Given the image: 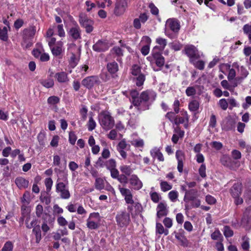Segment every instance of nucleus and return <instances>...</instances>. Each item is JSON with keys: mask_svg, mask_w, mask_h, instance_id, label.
<instances>
[{"mask_svg": "<svg viewBox=\"0 0 251 251\" xmlns=\"http://www.w3.org/2000/svg\"><path fill=\"white\" fill-rule=\"evenodd\" d=\"M156 95L151 90H146L142 92L138 97V100H134L133 105L137 107L139 111H144L149 109L151 103L149 102L150 98L154 99Z\"/></svg>", "mask_w": 251, "mask_h": 251, "instance_id": "1", "label": "nucleus"}, {"mask_svg": "<svg viewBox=\"0 0 251 251\" xmlns=\"http://www.w3.org/2000/svg\"><path fill=\"white\" fill-rule=\"evenodd\" d=\"M242 191L243 185L240 182L234 183L229 190V194L234 199V203L237 206L243 203V199L240 197Z\"/></svg>", "mask_w": 251, "mask_h": 251, "instance_id": "2", "label": "nucleus"}, {"mask_svg": "<svg viewBox=\"0 0 251 251\" xmlns=\"http://www.w3.org/2000/svg\"><path fill=\"white\" fill-rule=\"evenodd\" d=\"M99 119L100 126L105 130H109L114 126V118L108 111H103L101 112L99 114Z\"/></svg>", "mask_w": 251, "mask_h": 251, "instance_id": "3", "label": "nucleus"}, {"mask_svg": "<svg viewBox=\"0 0 251 251\" xmlns=\"http://www.w3.org/2000/svg\"><path fill=\"white\" fill-rule=\"evenodd\" d=\"M115 220L117 225L120 228L126 227L130 223V214L125 210L117 212Z\"/></svg>", "mask_w": 251, "mask_h": 251, "instance_id": "4", "label": "nucleus"}, {"mask_svg": "<svg viewBox=\"0 0 251 251\" xmlns=\"http://www.w3.org/2000/svg\"><path fill=\"white\" fill-rule=\"evenodd\" d=\"M79 22L81 27L85 28L86 33H90L93 30L94 22L85 14L80 13L79 14Z\"/></svg>", "mask_w": 251, "mask_h": 251, "instance_id": "5", "label": "nucleus"}, {"mask_svg": "<svg viewBox=\"0 0 251 251\" xmlns=\"http://www.w3.org/2000/svg\"><path fill=\"white\" fill-rule=\"evenodd\" d=\"M99 78L97 75H92L85 77L82 81V85L85 88L91 89L95 85H99L100 84Z\"/></svg>", "mask_w": 251, "mask_h": 251, "instance_id": "6", "label": "nucleus"}, {"mask_svg": "<svg viewBox=\"0 0 251 251\" xmlns=\"http://www.w3.org/2000/svg\"><path fill=\"white\" fill-rule=\"evenodd\" d=\"M57 179L56 184V191L60 193V197L63 199H68L70 197V193L68 187L64 183L59 182Z\"/></svg>", "mask_w": 251, "mask_h": 251, "instance_id": "7", "label": "nucleus"}, {"mask_svg": "<svg viewBox=\"0 0 251 251\" xmlns=\"http://www.w3.org/2000/svg\"><path fill=\"white\" fill-rule=\"evenodd\" d=\"M128 6L127 0H117L115 4L114 13L116 16L123 15Z\"/></svg>", "mask_w": 251, "mask_h": 251, "instance_id": "8", "label": "nucleus"}, {"mask_svg": "<svg viewBox=\"0 0 251 251\" xmlns=\"http://www.w3.org/2000/svg\"><path fill=\"white\" fill-rule=\"evenodd\" d=\"M240 158H221V162L223 165L231 169H235L240 166L238 159Z\"/></svg>", "mask_w": 251, "mask_h": 251, "instance_id": "9", "label": "nucleus"}, {"mask_svg": "<svg viewBox=\"0 0 251 251\" xmlns=\"http://www.w3.org/2000/svg\"><path fill=\"white\" fill-rule=\"evenodd\" d=\"M188 116L186 111L181 110L175 118L174 122L176 125L183 124L185 128L188 127Z\"/></svg>", "mask_w": 251, "mask_h": 251, "instance_id": "10", "label": "nucleus"}, {"mask_svg": "<svg viewBox=\"0 0 251 251\" xmlns=\"http://www.w3.org/2000/svg\"><path fill=\"white\" fill-rule=\"evenodd\" d=\"M186 54L190 58V61H193L194 59H198L200 57V55L196 48L193 45H188L185 48Z\"/></svg>", "mask_w": 251, "mask_h": 251, "instance_id": "11", "label": "nucleus"}, {"mask_svg": "<svg viewBox=\"0 0 251 251\" xmlns=\"http://www.w3.org/2000/svg\"><path fill=\"white\" fill-rule=\"evenodd\" d=\"M68 34L75 41L81 39V30L76 22L75 26L70 28Z\"/></svg>", "mask_w": 251, "mask_h": 251, "instance_id": "12", "label": "nucleus"}, {"mask_svg": "<svg viewBox=\"0 0 251 251\" xmlns=\"http://www.w3.org/2000/svg\"><path fill=\"white\" fill-rule=\"evenodd\" d=\"M241 224L246 227L251 224V206L246 208L241 221Z\"/></svg>", "mask_w": 251, "mask_h": 251, "instance_id": "13", "label": "nucleus"}, {"mask_svg": "<svg viewBox=\"0 0 251 251\" xmlns=\"http://www.w3.org/2000/svg\"><path fill=\"white\" fill-rule=\"evenodd\" d=\"M128 181L131 186V188L134 190H139L143 186L142 182L136 175H132Z\"/></svg>", "mask_w": 251, "mask_h": 251, "instance_id": "14", "label": "nucleus"}, {"mask_svg": "<svg viewBox=\"0 0 251 251\" xmlns=\"http://www.w3.org/2000/svg\"><path fill=\"white\" fill-rule=\"evenodd\" d=\"M109 45L107 42L101 40H99L93 46L94 50L97 52H102L107 50Z\"/></svg>", "mask_w": 251, "mask_h": 251, "instance_id": "15", "label": "nucleus"}, {"mask_svg": "<svg viewBox=\"0 0 251 251\" xmlns=\"http://www.w3.org/2000/svg\"><path fill=\"white\" fill-rule=\"evenodd\" d=\"M36 32V28L34 26H30L23 30V40L25 41L33 38Z\"/></svg>", "mask_w": 251, "mask_h": 251, "instance_id": "16", "label": "nucleus"}, {"mask_svg": "<svg viewBox=\"0 0 251 251\" xmlns=\"http://www.w3.org/2000/svg\"><path fill=\"white\" fill-rule=\"evenodd\" d=\"M199 197V194L197 189H190L185 192L184 200L188 202V201Z\"/></svg>", "mask_w": 251, "mask_h": 251, "instance_id": "17", "label": "nucleus"}, {"mask_svg": "<svg viewBox=\"0 0 251 251\" xmlns=\"http://www.w3.org/2000/svg\"><path fill=\"white\" fill-rule=\"evenodd\" d=\"M176 238L179 241L181 246L186 247L188 245V240L184 236V231L183 229L179 230V232L175 234Z\"/></svg>", "mask_w": 251, "mask_h": 251, "instance_id": "18", "label": "nucleus"}, {"mask_svg": "<svg viewBox=\"0 0 251 251\" xmlns=\"http://www.w3.org/2000/svg\"><path fill=\"white\" fill-rule=\"evenodd\" d=\"M166 206V204L163 202L158 204L157 207V216L158 218H160L167 215L168 211Z\"/></svg>", "mask_w": 251, "mask_h": 251, "instance_id": "19", "label": "nucleus"}, {"mask_svg": "<svg viewBox=\"0 0 251 251\" xmlns=\"http://www.w3.org/2000/svg\"><path fill=\"white\" fill-rule=\"evenodd\" d=\"M129 147V145H128L126 143L125 140H122L119 143L117 146V149L122 157H126V152L124 150H126Z\"/></svg>", "mask_w": 251, "mask_h": 251, "instance_id": "20", "label": "nucleus"}, {"mask_svg": "<svg viewBox=\"0 0 251 251\" xmlns=\"http://www.w3.org/2000/svg\"><path fill=\"white\" fill-rule=\"evenodd\" d=\"M17 187L20 189L26 188L28 187L29 181L23 177H18L15 180Z\"/></svg>", "mask_w": 251, "mask_h": 251, "instance_id": "21", "label": "nucleus"}, {"mask_svg": "<svg viewBox=\"0 0 251 251\" xmlns=\"http://www.w3.org/2000/svg\"><path fill=\"white\" fill-rule=\"evenodd\" d=\"M63 42L62 41L58 42L55 46L50 48L51 52L53 55L57 56L60 55L62 51Z\"/></svg>", "mask_w": 251, "mask_h": 251, "instance_id": "22", "label": "nucleus"}, {"mask_svg": "<svg viewBox=\"0 0 251 251\" xmlns=\"http://www.w3.org/2000/svg\"><path fill=\"white\" fill-rule=\"evenodd\" d=\"M165 31L166 35L172 38L171 32L173 31V19L170 18L166 21Z\"/></svg>", "mask_w": 251, "mask_h": 251, "instance_id": "23", "label": "nucleus"}, {"mask_svg": "<svg viewBox=\"0 0 251 251\" xmlns=\"http://www.w3.org/2000/svg\"><path fill=\"white\" fill-rule=\"evenodd\" d=\"M57 81L61 83H64L69 81L67 74L64 72L57 73L55 75Z\"/></svg>", "mask_w": 251, "mask_h": 251, "instance_id": "24", "label": "nucleus"}, {"mask_svg": "<svg viewBox=\"0 0 251 251\" xmlns=\"http://www.w3.org/2000/svg\"><path fill=\"white\" fill-rule=\"evenodd\" d=\"M242 29L244 34L248 37L249 42L251 43V23L245 24Z\"/></svg>", "mask_w": 251, "mask_h": 251, "instance_id": "25", "label": "nucleus"}, {"mask_svg": "<svg viewBox=\"0 0 251 251\" xmlns=\"http://www.w3.org/2000/svg\"><path fill=\"white\" fill-rule=\"evenodd\" d=\"M39 82L43 86L47 88H52L54 85V81L50 78L46 79H40Z\"/></svg>", "mask_w": 251, "mask_h": 251, "instance_id": "26", "label": "nucleus"}, {"mask_svg": "<svg viewBox=\"0 0 251 251\" xmlns=\"http://www.w3.org/2000/svg\"><path fill=\"white\" fill-rule=\"evenodd\" d=\"M32 232L35 234L36 237V242L39 243L42 238L41 230L40 225L35 226L32 230Z\"/></svg>", "mask_w": 251, "mask_h": 251, "instance_id": "27", "label": "nucleus"}, {"mask_svg": "<svg viewBox=\"0 0 251 251\" xmlns=\"http://www.w3.org/2000/svg\"><path fill=\"white\" fill-rule=\"evenodd\" d=\"M107 69L110 74H115L118 71V64L115 61L107 64Z\"/></svg>", "mask_w": 251, "mask_h": 251, "instance_id": "28", "label": "nucleus"}, {"mask_svg": "<svg viewBox=\"0 0 251 251\" xmlns=\"http://www.w3.org/2000/svg\"><path fill=\"white\" fill-rule=\"evenodd\" d=\"M86 226L90 229H97L99 227L100 224L99 222L95 221V220L87 219Z\"/></svg>", "mask_w": 251, "mask_h": 251, "instance_id": "29", "label": "nucleus"}, {"mask_svg": "<svg viewBox=\"0 0 251 251\" xmlns=\"http://www.w3.org/2000/svg\"><path fill=\"white\" fill-rule=\"evenodd\" d=\"M175 132L176 134H174V143H176L179 138H182L184 134V131L180 130L177 127L175 128Z\"/></svg>", "mask_w": 251, "mask_h": 251, "instance_id": "30", "label": "nucleus"}, {"mask_svg": "<svg viewBox=\"0 0 251 251\" xmlns=\"http://www.w3.org/2000/svg\"><path fill=\"white\" fill-rule=\"evenodd\" d=\"M95 186L96 189L101 190L104 188V182L102 178L97 177L95 180Z\"/></svg>", "mask_w": 251, "mask_h": 251, "instance_id": "31", "label": "nucleus"}, {"mask_svg": "<svg viewBox=\"0 0 251 251\" xmlns=\"http://www.w3.org/2000/svg\"><path fill=\"white\" fill-rule=\"evenodd\" d=\"M211 238L214 240H224V237L220 230L218 229L216 230L211 234Z\"/></svg>", "mask_w": 251, "mask_h": 251, "instance_id": "32", "label": "nucleus"}, {"mask_svg": "<svg viewBox=\"0 0 251 251\" xmlns=\"http://www.w3.org/2000/svg\"><path fill=\"white\" fill-rule=\"evenodd\" d=\"M198 59H194L193 61H190L194 66L199 70H202L204 67V62L202 60H197Z\"/></svg>", "mask_w": 251, "mask_h": 251, "instance_id": "33", "label": "nucleus"}, {"mask_svg": "<svg viewBox=\"0 0 251 251\" xmlns=\"http://www.w3.org/2000/svg\"><path fill=\"white\" fill-rule=\"evenodd\" d=\"M136 76L135 78L136 85L138 87L142 86L145 80V75L142 74Z\"/></svg>", "mask_w": 251, "mask_h": 251, "instance_id": "34", "label": "nucleus"}, {"mask_svg": "<svg viewBox=\"0 0 251 251\" xmlns=\"http://www.w3.org/2000/svg\"><path fill=\"white\" fill-rule=\"evenodd\" d=\"M242 239L244 241L241 244L242 248L244 251H249L250 248L249 238L246 236H244L242 237Z\"/></svg>", "mask_w": 251, "mask_h": 251, "instance_id": "35", "label": "nucleus"}, {"mask_svg": "<svg viewBox=\"0 0 251 251\" xmlns=\"http://www.w3.org/2000/svg\"><path fill=\"white\" fill-rule=\"evenodd\" d=\"M40 199L41 201L42 202H45L46 205H48L50 202V198L46 192L41 193Z\"/></svg>", "mask_w": 251, "mask_h": 251, "instance_id": "36", "label": "nucleus"}, {"mask_svg": "<svg viewBox=\"0 0 251 251\" xmlns=\"http://www.w3.org/2000/svg\"><path fill=\"white\" fill-rule=\"evenodd\" d=\"M199 108V103L196 100H193L189 102V108L190 111L195 112L198 110Z\"/></svg>", "mask_w": 251, "mask_h": 251, "instance_id": "37", "label": "nucleus"}, {"mask_svg": "<svg viewBox=\"0 0 251 251\" xmlns=\"http://www.w3.org/2000/svg\"><path fill=\"white\" fill-rule=\"evenodd\" d=\"M120 169L126 176H130L133 172V170L130 168V167L127 165H123L121 166Z\"/></svg>", "mask_w": 251, "mask_h": 251, "instance_id": "38", "label": "nucleus"}, {"mask_svg": "<svg viewBox=\"0 0 251 251\" xmlns=\"http://www.w3.org/2000/svg\"><path fill=\"white\" fill-rule=\"evenodd\" d=\"M224 234L226 238L232 237L234 232L228 226H225L224 227Z\"/></svg>", "mask_w": 251, "mask_h": 251, "instance_id": "39", "label": "nucleus"}, {"mask_svg": "<svg viewBox=\"0 0 251 251\" xmlns=\"http://www.w3.org/2000/svg\"><path fill=\"white\" fill-rule=\"evenodd\" d=\"M199 197H196V198H193V200H190L188 201V202H190L191 206L192 208H198L201 205V201L198 198Z\"/></svg>", "mask_w": 251, "mask_h": 251, "instance_id": "40", "label": "nucleus"}, {"mask_svg": "<svg viewBox=\"0 0 251 251\" xmlns=\"http://www.w3.org/2000/svg\"><path fill=\"white\" fill-rule=\"evenodd\" d=\"M221 84L222 86L225 89H227L230 92L234 91V86L230 84L226 80H223L221 81Z\"/></svg>", "mask_w": 251, "mask_h": 251, "instance_id": "41", "label": "nucleus"}, {"mask_svg": "<svg viewBox=\"0 0 251 251\" xmlns=\"http://www.w3.org/2000/svg\"><path fill=\"white\" fill-rule=\"evenodd\" d=\"M229 109H232L233 107H238L239 104L236 100L233 98H230L227 99Z\"/></svg>", "mask_w": 251, "mask_h": 251, "instance_id": "42", "label": "nucleus"}, {"mask_svg": "<svg viewBox=\"0 0 251 251\" xmlns=\"http://www.w3.org/2000/svg\"><path fill=\"white\" fill-rule=\"evenodd\" d=\"M46 135L44 132L41 131L38 135L37 139L40 145L44 146L45 145Z\"/></svg>", "mask_w": 251, "mask_h": 251, "instance_id": "43", "label": "nucleus"}, {"mask_svg": "<svg viewBox=\"0 0 251 251\" xmlns=\"http://www.w3.org/2000/svg\"><path fill=\"white\" fill-rule=\"evenodd\" d=\"M218 105L223 110H226L228 107L227 100L226 99H222L220 100L218 102Z\"/></svg>", "mask_w": 251, "mask_h": 251, "instance_id": "44", "label": "nucleus"}, {"mask_svg": "<svg viewBox=\"0 0 251 251\" xmlns=\"http://www.w3.org/2000/svg\"><path fill=\"white\" fill-rule=\"evenodd\" d=\"M96 126V123L92 117L89 118V121L87 124L88 129L89 131H92L94 130Z\"/></svg>", "mask_w": 251, "mask_h": 251, "instance_id": "45", "label": "nucleus"}, {"mask_svg": "<svg viewBox=\"0 0 251 251\" xmlns=\"http://www.w3.org/2000/svg\"><path fill=\"white\" fill-rule=\"evenodd\" d=\"M13 249V245L12 242L7 241L1 249V251H12Z\"/></svg>", "mask_w": 251, "mask_h": 251, "instance_id": "46", "label": "nucleus"}, {"mask_svg": "<svg viewBox=\"0 0 251 251\" xmlns=\"http://www.w3.org/2000/svg\"><path fill=\"white\" fill-rule=\"evenodd\" d=\"M131 74L134 76L139 75L142 73H141V67L137 65H134L132 67Z\"/></svg>", "mask_w": 251, "mask_h": 251, "instance_id": "47", "label": "nucleus"}, {"mask_svg": "<svg viewBox=\"0 0 251 251\" xmlns=\"http://www.w3.org/2000/svg\"><path fill=\"white\" fill-rule=\"evenodd\" d=\"M118 188L121 194L124 197L132 194L131 191L129 189L121 187L120 185L119 186Z\"/></svg>", "mask_w": 251, "mask_h": 251, "instance_id": "48", "label": "nucleus"}, {"mask_svg": "<svg viewBox=\"0 0 251 251\" xmlns=\"http://www.w3.org/2000/svg\"><path fill=\"white\" fill-rule=\"evenodd\" d=\"M30 218L28 217L25 220V225L26 227L28 228H31L32 227L34 228L35 226H37V220L36 219L33 220L30 224H28V222L29 221Z\"/></svg>", "mask_w": 251, "mask_h": 251, "instance_id": "49", "label": "nucleus"}, {"mask_svg": "<svg viewBox=\"0 0 251 251\" xmlns=\"http://www.w3.org/2000/svg\"><path fill=\"white\" fill-rule=\"evenodd\" d=\"M131 204H133L135 214H139L142 212L143 207L141 203L137 202H134V203Z\"/></svg>", "mask_w": 251, "mask_h": 251, "instance_id": "50", "label": "nucleus"}, {"mask_svg": "<svg viewBox=\"0 0 251 251\" xmlns=\"http://www.w3.org/2000/svg\"><path fill=\"white\" fill-rule=\"evenodd\" d=\"M60 100L59 98L55 96H50L48 99V102L50 104H55L59 103Z\"/></svg>", "mask_w": 251, "mask_h": 251, "instance_id": "51", "label": "nucleus"}, {"mask_svg": "<svg viewBox=\"0 0 251 251\" xmlns=\"http://www.w3.org/2000/svg\"><path fill=\"white\" fill-rule=\"evenodd\" d=\"M115 167H116V162L114 159H111L109 160L108 161H106L105 167L107 169L110 170L115 168Z\"/></svg>", "mask_w": 251, "mask_h": 251, "instance_id": "52", "label": "nucleus"}, {"mask_svg": "<svg viewBox=\"0 0 251 251\" xmlns=\"http://www.w3.org/2000/svg\"><path fill=\"white\" fill-rule=\"evenodd\" d=\"M107 158H99L98 161L96 162V166L97 167H106V161L105 159Z\"/></svg>", "mask_w": 251, "mask_h": 251, "instance_id": "53", "label": "nucleus"}, {"mask_svg": "<svg viewBox=\"0 0 251 251\" xmlns=\"http://www.w3.org/2000/svg\"><path fill=\"white\" fill-rule=\"evenodd\" d=\"M151 154L152 157H163L162 153L160 150L157 148H154L151 151Z\"/></svg>", "mask_w": 251, "mask_h": 251, "instance_id": "54", "label": "nucleus"}, {"mask_svg": "<svg viewBox=\"0 0 251 251\" xmlns=\"http://www.w3.org/2000/svg\"><path fill=\"white\" fill-rule=\"evenodd\" d=\"M88 219H90V220H95V221L99 222L100 220V218L99 213L94 212L90 214Z\"/></svg>", "mask_w": 251, "mask_h": 251, "instance_id": "55", "label": "nucleus"}, {"mask_svg": "<svg viewBox=\"0 0 251 251\" xmlns=\"http://www.w3.org/2000/svg\"><path fill=\"white\" fill-rule=\"evenodd\" d=\"M206 202L210 205L214 204L216 202V199L210 195H207L205 197Z\"/></svg>", "mask_w": 251, "mask_h": 251, "instance_id": "56", "label": "nucleus"}, {"mask_svg": "<svg viewBox=\"0 0 251 251\" xmlns=\"http://www.w3.org/2000/svg\"><path fill=\"white\" fill-rule=\"evenodd\" d=\"M156 42L160 46H158L160 49H164L166 45V41L165 39L158 38L156 39Z\"/></svg>", "mask_w": 251, "mask_h": 251, "instance_id": "57", "label": "nucleus"}, {"mask_svg": "<svg viewBox=\"0 0 251 251\" xmlns=\"http://www.w3.org/2000/svg\"><path fill=\"white\" fill-rule=\"evenodd\" d=\"M45 185H46V187L47 191V192L50 191L51 190L52 185V183H53L52 180L50 177L47 178L45 179Z\"/></svg>", "mask_w": 251, "mask_h": 251, "instance_id": "58", "label": "nucleus"}, {"mask_svg": "<svg viewBox=\"0 0 251 251\" xmlns=\"http://www.w3.org/2000/svg\"><path fill=\"white\" fill-rule=\"evenodd\" d=\"M160 185L162 190L164 192L168 191L172 188V186L169 184L166 181L161 182Z\"/></svg>", "mask_w": 251, "mask_h": 251, "instance_id": "59", "label": "nucleus"}, {"mask_svg": "<svg viewBox=\"0 0 251 251\" xmlns=\"http://www.w3.org/2000/svg\"><path fill=\"white\" fill-rule=\"evenodd\" d=\"M117 179L119 182L121 183H123L124 186H125L126 184L127 183L129 180V179H128L126 176L125 175H121Z\"/></svg>", "mask_w": 251, "mask_h": 251, "instance_id": "60", "label": "nucleus"}, {"mask_svg": "<svg viewBox=\"0 0 251 251\" xmlns=\"http://www.w3.org/2000/svg\"><path fill=\"white\" fill-rule=\"evenodd\" d=\"M58 35L61 37H63L65 36V32L63 29V25L62 24L58 25L57 26Z\"/></svg>", "mask_w": 251, "mask_h": 251, "instance_id": "61", "label": "nucleus"}, {"mask_svg": "<svg viewBox=\"0 0 251 251\" xmlns=\"http://www.w3.org/2000/svg\"><path fill=\"white\" fill-rule=\"evenodd\" d=\"M69 136L70 143L72 145H74L77 139L75 132L73 131L70 132Z\"/></svg>", "mask_w": 251, "mask_h": 251, "instance_id": "62", "label": "nucleus"}, {"mask_svg": "<svg viewBox=\"0 0 251 251\" xmlns=\"http://www.w3.org/2000/svg\"><path fill=\"white\" fill-rule=\"evenodd\" d=\"M151 197V200L155 203H157L159 201L160 197L159 194L156 192H152L150 193Z\"/></svg>", "mask_w": 251, "mask_h": 251, "instance_id": "63", "label": "nucleus"}, {"mask_svg": "<svg viewBox=\"0 0 251 251\" xmlns=\"http://www.w3.org/2000/svg\"><path fill=\"white\" fill-rule=\"evenodd\" d=\"M223 240L218 241L215 243V248L217 250V251H224V247L223 244Z\"/></svg>", "mask_w": 251, "mask_h": 251, "instance_id": "64", "label": "nucleus"}]
</instances>
